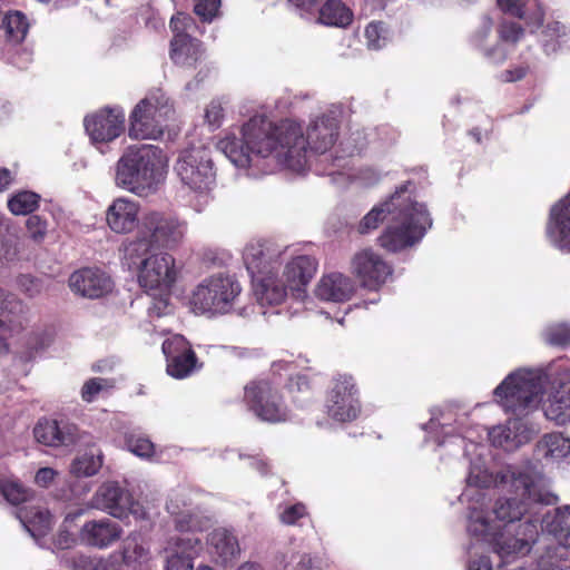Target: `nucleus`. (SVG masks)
I'll use <instances>...</instances> for the list:
<instances>
[{"mask_svg":"<svg viewBox=\"0 0 570 570\" xmlns=\"http://www.w3.org/2000/svg\"><path fill=\"white\" fill-rule=\"evenodd\" d=\"M242 134L255 157H274L293 170L305 167V139L299 125L287 119L274 124L257 115L243 125Z\"/></svg>","mask_w":570,"mask_h":570,"instance_id":"f257e3e1","label":"nucleus"},{"mask_svg":"<svg viewBox=\"0 0 570 570\" xmlns=\"http://www.w3.org/2000/svg\"><path fill=\"white\" fill-rule=\"evenodd\" d=\"M163 150L154 145L130 146L115 167V184L138 197L156 194L167 177Z\"/></svg>","mask_w":570,"mask_h":570,"instance_id":"f03ea898","label":"nucleus"},{"mask_svg":"<svg viewBox=\"0 0 570 570\" xmlns=\"http://www.w3.org/2000/svg\"><path fill=\"white\" fill-rule=\"evenodd\" d=\"M511 489L514 497L498 499L494 505V514L498 520L513 523L529 515L527 521L520 527H524L523 539L529 542L538 534L539 508L542 505H553L558 502V497L549 491L543 482L529 474L518 473L512 475Z\"/></svg>","mask_w":570,"mask_h":570,"instance_id":"7ed1b4c3","label":"nucleus"},{"mask_svg":"<svg viewBox=\"0 0 570 570\" xmlns=\"http://www.w3.org/2000/svg\"><path fill=\"white\" fill-rule=\"evenodd\" d=\"M432 218L424 204L409 200L397 206L386 227L377 238V244L390 253H397L419 243Z\"/></svg>","mask_w":570,"mask_h":570,"instance_id":"20e7f679","label":"nucleus"},{"mask_svg":"<svg viewBox=\"0 0 570 570\" xmlns=\"http://www.w3.org/2000/svg\"><path fill=\"white\" fill-rule=\"evenodd\" d=\"M171 114L174 108L160 89L148 92L129 115L128 136L137 140L160 138Z\"/></svg>","mask_w":570,"mask_h":570,"instance_id":"39448f33","label":"nucleus"},{"mask_svg":"<svg viewBox=\"0 0 570 570\" xmlns=\"http://www.w3.org/2000/svg\"><path fill=\"white\" fill-rule=\"evenodd\" d=\"M243 402L259 421L277 424L289 419V409L278 384L267 379L249 381L244 386Z\"/></svg>","mask_w":570,"mask_h":570,"instance_id":"423d86ee","label":"nucleus"},{"mask_svg":"<svg viewBox=\"0 0 570 570\" xmlns=\"http://www.w3.org/2000/svg\"><path fill=\"white\" fill-rule=\"evenodd\" d=\"M542 393L540 377L530 372L512 373L494 390V395L504 411L517 417L527 415Z\"/></svg>","mask_w":570,"mask_h":570,"instance_id":"0eeeda50","label":"nucleus"},{"mask_svg":"<svg viewBox=\"0 0 570 570\" xmlns=\"http://www.w3.org/2000/svg\"><path fill=\"white\" fill-rule=\"evenodd\" d=\"M240 291V285L234 277L213 275L196 287L189 303L196 313H227Z\"/></svg>","mask_w":570,"mask_h":570,"instance_id":"6e6552de","label":"nucleus"},{"mask_svg":"<svg viewBox=\"0 0 570 570\" xmlns=\"http://www.w3.org/2000/svg\"><path fill=\"white\" fill-rule=\"evenodd\" d=\"M323 407L325 414L338 423L352 422L358 417L362 406L352 375L336 374L328 381Z\"/></svg>","mask_w":570,"mask_h":570,"instance_id":"1a4fd4ad","label":"nucleus"},{"mask_svg":"<svg viewBox=\"0 0 570 570\" xmlns=\"http://www.w3.org/2000/svg\"><path fill=\"white\" fill-rule=\"evenodd\" d=\"M194 156H188L180 165V194L186 205L200 213L208 204L210 185L214 183V173L210 160H200L197 164Z\"/></svg>","mask_w":570,"mask_h":570,"instance_id":"9d476101","label":"nucleus"},{"mask_svg":"<svg viewBox=\"0 0 570 570\" xmlns=\"http://www.w3.org/2000/svg\"><path fill=\"white\" fill-rule=\"evenodd\" d=\"M92 507L122 521L130 517L136 521L145 520L148 517L145 507L134 500L128 490L111 481L105 482L98 488L92 497Z\"/></svg>","mask_w":570,"mask_h":570,"instance_id":"9b49d317","label":"nucleus"},{"mask_svg":"<svg viewBox=\"0 0 570 570\" xmlns=\"http://www.w3.org/2000/svg\"><path fill=\"white\" fill-rule=\"evenodd\" d=\"M178 220L165 212L150 210L145 213L138 225L140 238L128 247L130 254L139 249L148 250L150 245L167 247L175 242Z\"/></svg>","mask_w":570,"mask_h":570,"instance_id":"f8f14e48","label":"nucleus"},{"mask_svg":"<svg viewBox=\"0 0 570 570\" xmlns=\"http://www.w3.org/2000/svg\"><path fill=\"white\" fill-rule=\"evenodd\" d=\"M351 269L361 286L379 291L393 274L392 266L372 249H363L354 255Z\"/></svg>","mask_w":570,"mask_h":570,"instance_id":"ddd939ff","label":"nucleus"},{"mask_svg":"<svg viewBox=\"0 0 570 570\" xmlns=\"http://www.w3.org/2000/svg\"><path fill=\"white\" fill-rule=\"evenodd\" d=\"M176 279L175 258L168 253L150 255L141 261L138 282L148 291L169 289Z\"/></svg>","mask_w":570,"mask_h":570,"instance_id":"4468645a","label":"nucleus"},{"mask_svg":"<svg viewBox=\"0 0 570 570\" xmlns=\"http://www.w3.org/2000/svg\"><path fill=\"white\" fill-rule=\"evenodd\" d=\"M85 129L94 142H109L125 131V114L120 108H102L85 117Z\"/></svg>","mask_w":570,"mask_h":570,"instance_id":"2eb2a0df","label":"nucleus"},{"mask_svg":"<svg viewBox=\"0 0 570 570\" xmlns=\"http://www.w3.org/2000/svg\"><path fill=\"white\" fill-rule=\"evenodd\" d=\"M469 532L479 539L493 542L494 550L501 557L519 554L529 551V540L519 539L517 537H504L502 533L498 535L493 531L491 522L484 517H478L470 521Z\"/></svg>","mask_w":570,"mask_h":570,"instance_id":"dca6fc26","label":"nucleus"},{"mask_svg":"<svg viewBox=\"0 0 570 570\" xmlns=\"http://www.w3.org/2000/svg\"><path fill=\"white\" fill-rule=\"evenodd\" d=\"M122 534L121 527L108 519L90 520L81 527L78 538L81 544L96 548L107 549L117 542Z\"/></svg>","mask_w":570,"mask_h":570,"instance_id":"f3484780","label":"nucleus"},{"mask_svg":"<svg viewBox=\"0 0 570 570\" xmlns=\"http://www.w3.org/2000/svg\"><path fill=\"white\" fill-rule=\"evenodd\" d=\"M497 40L488 55L494 63L501 65L511 56L517 45L523 39L525 30L517 21L503 18L495 27Z\"/></svg>","mask_w":570,"mask_h":570,"instance_id":"a211bd4d","label":"nucleus"},{"mask_svg":"<svg viewBox=\"0 0 570 570\" xmlns=\"http://www.w3.org/2000/svg\"><path fill=\"white\" fill-rule=\"evenodd\" d=\"M69 286L83 297L98 298L111 291L112 282L100 269L87 267L71 274Z\"/></svg>","mask_w":570,"mask_h":570,"instance_id":"6ab92c4d","label":"nucleus"},{"mask_svg":"<svg viewBox=\"0 0 570 570\" xmlns=\"http://www.w3.org/2000/svg\"><path fill=\"white\" fill-rule=\"evenodd\" d=\"M139 209L137 202L124 197L117 198L107 209V224L115 233H130L139 225Z\"/></svg>","mask_w":570,"mask_h":570,"instance_id":"aec40b11","label":"nucleus"},{"mask_svg":"<svg viewBox=\"0 0 570 570\" xmlns=\"http://www.w3.org/2000/svg\"><path fill=\"white\" fill-rule=\"evenodd\" d=\"M338 136V125L335 118L321 116L309 124L305 139V151L307 146L315 153L325 154L335 144Z\"/></svg>","mask_w":570,"mask_h":570,"instance_id":"412c9836","label":"nucleus"},{"mask_svg":"<svg viewBox=\"0 0 570 570\" xmlns=\"http://www.w3.org/2000/svg\"><path fill=\"white\" fill-rule=\"evenodd\" d=\"M354 292V281L338 272L324 275L315 289V294L320 299L335 303L347 302Z\"/></svg>","mask_w":570,"mask_h":570,"instance_id":"4be33fe9","label":"nucleus"},{"mask_svg":"<svg viewBox=\"0 0 570 570\" xmlns=\"http://www.w3.org/2000/svg\"><path fill=\"white\" fill-rule=\"evenodd\" d=\"M547 233L558 248L570 252V203L560 200L551 208Z\"/></svg>","mask_w":570,"mask_h":570,"instance_id":"5701e85b","label":"nucleus"},{"mask_svg":"<svg viewBox=\"0 0 570 570\" xmlns=\"http://www.w3.org/2000/svg\"><path fill=\"white\" fill-rule=\"evenodd\" d=\"M199 31V26L190 14L180 12V63L184 68L190 69L200 59L203 55L202 42L193 37V33Z\"/></svg>","mask_w":570,"mask_h":570,"instance_id":"b1692460","label":"nucleus"},{"mask_svg":"<svg viewBox=\"0 0 570 570\" xmlns=\"http://www.w3.org/2000/svg\"><path fill=\"white\" fill-rule=\"evenodd\" d=\"M317 271V262L308 255L294 257L284 269L286 287L291 291L303 289L314 277Z\"/></svg>","mask_w":570,"mask_h":570,"instance_id":"393cba45","label":"nucleus"},{"mask_svg":"<svg viewBox=\"0 0 570 570\" xmlns=\"http://www.w3.org/2000/svg\"><path fill=\"white\" fill-rule=\"evenodd\" d=\"M202 530V521L198 512L180 511V568L186 559H190L191 553L202 550V540L196 532Z\"/></svg>","mask_w":570,"mask_h":570,"instance_id":"a878e982","label":"nucleus"},{"mask_svg":"<svg viewBox=\"0 0 570 570\" xmlns=\"http://www.w3.org/2000/svg\"><path fill=\"white\" fill-rule=\"evenodd\" d=\"M208 543L216 562L223 566L234 561L240 552L236 535L227 529L214 530L209 535Z\"/></svg>","mask_w":570,"mask_h":570,"instance_id":"bb28decb","label":"nucleus"},{"mask_svg":"<svg viewBox=\"0 0 570 570\" xmlns=\"http://www.w3.org/2000/svg\"><path fill=\"white\" fill-rule=\"evenodd\" d=\"M406 189V185H402L400 188H397L395 195H393L389 202L373 207L360 222L357 227L358 233L368 234L370 232L376 229L383 222H389L394 212L397 209L395 199L399 198V196L396 195L405 193Z\"/></svg>","mask_w":570,"mask_h":570,"instance_id":"cd10ccee","label":"nucleus"},{"mask_svg":"<svg viewBox=\"0 0 570 570\" xmlns=\"http://www.w3.org/2000/svg\"><path fill=\"white\" fill-rule=\"evenodd\" d=\"M542 522L546 530L552 534L558 542L570 548V505L557 508L554 512L548 513Z\"/></svg>","mask_w":570,"mask_h":570,"instance_id":"c85d7f7f","label":"nucleus"},{"mask_svg":"<svg viewBox=\"0 0 570 570\" xmlns=\"http://www.w3.org/2000/svg\"><path fill=\"white\" fill-rule=\"evenodd\" d=\"M540 42L547 55L568 48L570 47V28L559 21L548 22L540 33Z\"/></svg>","mask_w":570,"mask_h":570,"instance_id":"c756f323","label":"nucleus"},{"mask_svg":"<svg viewBox=\"0 0 570 570\" xmlns=\"http://www.w3.org/2000/svg\"><path fill=\"white\" fill-rule=\"evenodd\" d=\"M33 434L39 443L48 446L68 445L73 442V435L65 432L56 420H39L33 429Z\"/></svg>","mask_w":570,"mask_h":570,"instance_id":"7c9ffc66","label":"nucleus"},{"mask_svg":"<svg viewBox=\"0 0 570 570\" xmlns=\"http://www.w3.org/2000/svg\"><path fill=\"white\" fill-rule=\"evenodd\" d=\"M20 305V302L12 295H9L0 288V354L9 352L8 340L13 331V309Z\"/></svg>","mask_w":570,"mask_h":570,"instance_id":"2f4dec72","label":"nucleus"},{"mask_svg":"<svg viewBox=\"0 0 570 570\" xmlns=\"http://www.w3.org/2000/svg\"><path fill=\"white\" fill-rule=\"evenodd\" d=\"M218 147L237 167H249L255 157L243 135L242 138L226 136L219 140Z\"/></svg>","mask_w":570,"mask_h":570,"instance_id":"473e14b6","label":"nucleus"},{"mask_svg":"<svg viewBox=\"0 0 570 570\" xmlns=\"http://www.w3.org/2000/svg\"><path fill=\"white\" fill-rule=\"evenodd\" d=\"M318 20L325 26L346 28L353 21V12L340 0H327L320 9Z\"/></svg>","mask_w":570,"mask_h":570,"instance_id":"72a5a7b5","label":"nucleus"},{"mask_svg":"<svg viewBox=\"0 0 570 570\" xmlns=\"http://www.w3.org/2000/svg\"><path fill=\"white\" fill-rule=\"evenodd\" d=\"M19 517L32 535L45 537L52 528V515L48 510L28 508Z\"/></svg>","mask_w":570,"mask_h":570,"instance_id":"f704fd0d","label":"nucleus"},{"mask_svg":"<svg viewBox=\"0 0 570 570\" xmlns=\"http://www.w3.org/2000/svg\"><path fill=\"white\" fill-rule=\"evenodd\" d=\"M498 4L503 12L524 20L529 27H540L543 22L544 12L539 4H535L531 13L524 9L527 0H498Z\"/></svg>","mask_w":570,"mask_h":570,"instance_id":"c9c22d12","label":"nucleus"},{"mask_svg":"<svg viewBox=\"0 0 570 570\" xmlns=\"http://www.w3.org/2000/svg\"><path fill=\"white\" fill-rule=\"evenodd\" d=\"M244 262L252 273H262L272 261L266 242L248 244L244 249Z\"/></svg>","mask_w":570,"mask_h":570,"instance_id":"e433bc0d","label":"nucleus"},{"mask_svg":"<svg viewBox=\"0 0 570 570\" xmlns=\"http://www.w3.org/2000/svg\"><path fill=\"white\" fill-rule=\"evenodd\" d=\"M28 29L27 18L20 11L9 12L6 14L4 20H2V30L9 43H21L27 36Z\"/></svg>","mask_w":570,"mask_h":570,"instance_id":"4c0bfd02","label":"nucleus"},{"mask_svg":"<svg viewBox=\"0 0 570 570\" xmlns=\"http://www.w3.org/2000/svg\"><path fill=\"white\" fill-rule=\"evenodd\" d=\"M546 416L557 424L563 425L570 422V389L558 392L544 410Z\"/></svg>","mask_w":570,"mask_h":570,"instance_id":"58836bf2","label":"nucleus"},{"mask_svg":"<svg viewBox=\"0 0 570 570\" xmlns=\"http://www.w3.org/2000/svg\"><path fill=\"white\" fill-rule=\"evenodd\" d=\"M126 448L136 456L151 459L156 454V445L144 433L131 431L125 434Z\"/></svg>","mask_w":570,"mask_h":570,"instance_id":"ea45409f","label":"nucleus"},{"mask_svg":"<svg viewBox=\"0 0 570 570\" xmlns=\"http://www.w3.org/2000/svg\"><path fill=\"white\" fill-rule=\"evenodd\" d=\"M40 196L33 191L22 190L8 199L9 210L16 215H29L38 209Z\"/></svg>","mask_w":570,"mask_h":570,"instance_id":"a19ab883","label":"nucleus"},{"mask_svg":"<svg viewBox=\"0 0 570 570\" xmlns=\"http://www.w3.org/2000/svg\"><path fill=\"white\" fill-rule=\"evenodd\" d=\"M493 22L489 16H483L480 27L472 33L470 41L471 45L482 52V55L490 60L488 55L489 49L494 47L492 42Z\"/></svg>","mask_w":570,"mask_h":570,"instance_id":"79ce46f5","label":"nucleus"},{"mask_svg":"<svg viewBox=\"0 0 570 570\" xmlns=\"http://www.w3.org/2000/svg\"><path fill=\"white\" fill-rule=\"evenodd\" d=\"M203 365L190 343L180 334V380L200 371Z\"/></svg>","mask_w":570,"mask_h":570,"instance_id":"37998d69","label":"nucleus"},{"mask_svg":"<svg viewBox=\"0 0 570 570\" xmlns=\"http://www.w3.org/2000/svg\"><path fill=\"white\" fill-rule=\"evenodd\" d=\"M541 444L546 448V458L562 459L570 455V439L561 433L546 434Z\"/></svg>","mask_w":570,"mask_h":570,"instance_id":"c03bdc74","label":"nucleus"},{"mask_svg":"<svg viewBox=\"0 0 570 570\" xmlns=\"http://www.w3.org/2000/svg\"><path fill=\"white\" fill-rule=\"evenodd\" d=\"M0 493L13 505L28 501L31 495V491L18 480H1Z\"/></svg>","mask_w":570,"mask_h":570,"instance_id":"a18cd8bd","label":"nucleus"},{"mask_svg":"<svg viewBox=\"0 0 570 570\" xmlns=\"http://www.w3.org/2000/svg\"><path fill=\"white\" fill-rule=\"evenodd\" d=\"M294 402H304L312 395V381L307 374H296L286 384Z\"/></svg>","mask_w":570,"mask_h":570,"instance_id":"49530a36","label":"nucleus"},{"mask_svg":"<svg viewBox=\"0 0 570 570\" xmlns=\"http://www.w3.org/2000/svg\"><path fill=\"white\" fill-rule=\"evenodd\" d=\"M115 387V381L111 379L92 377L87 380L81 387V399L87 403L94 402L102 391H109Z\"/></svg>","mask_w":570,"mask_h":570,"instance_id":"de8ad7c7","label":"nucleus"},{"mask_svg":"<svg viewBox=\"0 0 570 570\" xmlns=\"http://www.w3.org/2000/svg\"><path fill=\"white\" fill-rule=\"evenodd\" d=\"M101 466V461L99 458H95L94 455L83 454L79 458H76L70 466V472L78 478L81 476H91L95 475Z\"/></svg>","mask_w":570,"mask_h":570,"instance_id":"09e8293b","label":"nucleus"},{"mask_svg":"<svg viewBox=\"0 0 570 570\" xmlns=\"http://www.w3.org/2000/svg\"><path fill=\"white\" fill-rule=\"evenodd\" d=\"M222 0H194V13L203 23H212L220 16Z\"/></svg>","mask_w":570,"mask_h":570,"instance_id":"8fccbe9b","label":"nucleus"},{"mask_svg":"<svg viewBox=\"0 0 570 570\" xmlns=\"http://www.w3.org/2000/svg\"><path fill=\"white\" fill-rule=\"evenodd\" d=\"M365 38L371 49L382 48L387 40V29L382 21H372L365 28Z\"/></svg>","mask_w":570,"mask_h":570,"instance_id":"3c124183","label":"nucleus"},{"mask_svg":"<svg viewBox=\"0 0 570 570\" xmlns=\"http://www.w3.org/2000/svg\"><path fill=\"white\" fill-rule=\"evenodd\" d=\"M544 341L551 346L566 347L570 344V326L556 324L544 332Z\"/></svg>","mask_w":570,"mask_h":570,"instance_id":"603ef678","label":"nucleus"},{"mask_svg":"<svg viewBox=\"0 0 570 570\" xmlns=\"http://www.w3.org/2000/svg\"><path fill=\"white\" fill-rule=\"evenodd\" d=\"M163 353L167 360V373L174 377L178 379V340L177 336H173L167 338L163 343Z\"/></svg>","mask_w":570,"mask_h":570,"instance_id":"864d4df0","label":"nucleus"},{"mask_svg":"<svg viewBox=\"0 0 570 570\" xmlns=\"http://www.w3.org/2000/svg\"><path fill=\"white\" fill-rule=\"evenodd\" d=\"M17 240L11 235L0 234V266L17 259Z\"/></svg>","mask_w":570,"mask_h":570,"instance_id":"5fc2aeb1","label":"nucleus"},{"mask_svg":"<svg viewBox=\"0 0 570 570\" xmlns=\"http://www.w3.org/2000/svg\"><path fill=\"white\" fill-rule=\"evenodd\" d=\"M159 296L154 298L153 305L149 308L151 316L161 317L168 314H173L175 306L169 303L168 289H159Z\"/></svg>","mask_w":570,"mask_h":570,"instance_id":"6e6d98bb","label":"nucleus"},{"mask_svg":"<svg viewBox=\"0 0 570 570\" xmlns=\"http://www.w3.org/2000/svg\"><path fill=\"white\" fill-rule=\"evenodd\" d=\"M30 237L37 242L41 240L47 233V222L38 215H31L26 223Z\"/></svg>","mask_w":570,"mask_h":570,"instance_id":"4d7b16f0","label":"nucleus"},{"mask_svg":"<svg viewBox=\"0 0 570 570\" xmlns=\"http://www.w3.org/2000/svg\"><path fill=\"white\" fill-rule=\"evenodd\" d=\"M306 514L305 504L298 502L287 507L281 513V521L287 525H294L296 522Z\"/></svg>","mask_w":570,"mask_h":570,"instance_id":"13d9d810","label":"nucleus"},{"mask_svg":"<svg viewBox=\"0 0 570 570\" xmlns=\"http://www.w3.org/2000/svg\"><path fill=\"white\" fill-rule=\"evenodd\" d=\"M224 118V109L222 105L218 101H212L205 111V119L206 121L217 128L220 126L222 120Z\"/></svg>","mask_w":570,"mask_h":570,"instance_id":"bf43d9fd","label":"nucleus"},{"mask_svg":"<svg viewBox=\"0 0 570 570\" xmlns=\"http://www.w3.org/2000/svg\"><path fill=\"white\" fill-rule=\"evenodd\" d=\"M530 67L528 63L513 66L501 73V80L504 82H515L522 80L529 72Z\"/></svg>","mask_w":570,"mask_h":570,"instance_id":"052dcab7","label":"nucleus"},{"mask_svg":"<svg viewBox=\"0 0 570 570\" xmlns=\"http://www.w3.org/2000/svg\"><path fill=\"white\" fill-rule=\"evenodd\" d=\"M55 546L61 550L69 549L76 543V538L67 529H60L55 540Z\"/></svg>","mask_w":570,"mask_h":570,"instance_id":"680f3d73","label":"nucleus"},{"mask_svg":"<svg viewBox=\"0 0 570 570\" xmlns=\"http://www.w3.org/2000/svg\"><path fill=\"white\" fill-rule=\"evenodd\" d=\"M95 570H122V563L115 557L96 558Z\"/></svg>","mask_w":570,"mask_h":570,"instance_id":"e2e57ef3","label":"nucleus"},{"mask_svg":"<svg viewBox=\"0 0 570 570\" xmlns=\"http://www.w3.org/2000/svg\"><path fill=\"white\" fill-rule=\"evenodd\" d=\"M17 283L29 296H33L39 291L37 281L30 275H20Z\"/></svg>","mask_w":570,"mask_h":570,"instance_id":"0e129e2a","label":"nucleus"},{"mask_svg":"<svg viewBox=\"0 0 570 570\" xmlns=\"http://www.w3.org/2000/svg\"><path fill=\"white\" fill-rule=\"evenodd\" d=\"M57 472L51 468H41L37 471L35 482L40 487H48L55 479Z\"/></svg>","mask_w":570,"mask_h":570,"instance_id":"69168bd1","label":"nucleus"},{"mask_svg":"<svg viewBox=\"0 0 570 570\" xmlns=\"http://www.w3.org/2000/svg\"><path fill=\"white\" fill-rule=\"evenodd\" d=\"M178 13L173 14L170 18V28L173 30V38L170 40V58L175 60L178 52Z\"/></svg>","mask_w":570,"mask_h":570,"instance_id":"338daca9","label":"nucleus"},{"mask_svg":"<svg viewBox=\"0 0 570 570\" xmlns=\"http://www.w3.org/2000/svg\"><path fill=\"white\" fill-rule=\"evenodd\" d=\"M94 557L79 556L73 559V570H95Z\"/></svg>","mask_w":570,"mask_h":570,"instance_id":"774afa93","label":"nucleus"}]
</instances>
